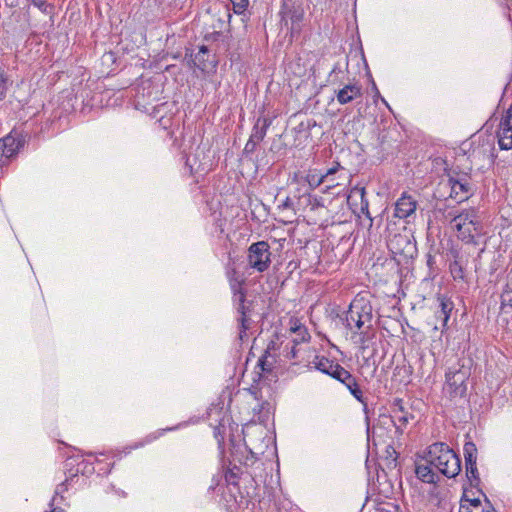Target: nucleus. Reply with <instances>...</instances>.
<instances>
[{
    "label": "nucleus",
    "mask_w": 512,
    "mask_h": 512,
    "mask_svg": "<svg viewBox=\"0 0 512 512\" xmlns=\"http://www.w3.org/2000/svg\"><path fill=\"white\" fill-rule=\"evenodd\" d=\"M426 461L448 478L457 476L461 471L459 457L443 442H437L429 446Z\"/></svg>",
    "instance_id": "1"
},
{
    "label": "nucleus",
    "mask_w": 512,
    "mask_h": 512,
    "mask_svg": "<svg viewBox=\"0 0 512 512\" xmlns=\"http://www.w3.org/2000/svg\"><path fill=\"white\" fill-rule=\"evenodd\" d=\"M450 224L458 232V237L466 242H473L475 236L482 233V223L474 209L452 216Z\"/></svg>",
    "instance_id": "2"
},
{
    "label": "nucleus",
    "mask_w": 512,
    "mask_h": 512,
    "mask_svg": "<svg viewBox=\"0 0 512 512\" xmlns=\"http://www.w3.org/2000/svg\"><path fill=\"white\" fill-rule=\"evenodd\" d=\"M346 327L354 334L367 336L372 324V307L370 304L353 302L345 316Z\"/></svg>",
    "instance_id": "3"
},
{
    "label": "nucleus",
    "mask_w": 512,
    "mask_h": 512,
    "mask_svg": "<svg viewBox=\"0 0 512 512\" xmlns=\"http://www.w3.org/2000/svg\"><path fill=\"white\" fill-rule=\"evenodd\" d=\"M248 267L262 273L271 264L270 246L266 241H258L251 244L247 252Z\"/></svg>",
    "instance_id": "4"
},
{
    "label": "nucleus",
    "mask_w": 512,
    "mask_h": 512,
    "mask_svg": "<svg viewBox=\"0 0 512 512\" xmlns=\"http://www.w3.org/2000/svg\"><path fill=\"white\" fill-rule=\"evenodd\" d=\"M391 419L396 433L402 435L408 424L415 421L416 416L411 405L405 403L403 399L396 398L391 405Z\"/></svg>",
    "instance_id": "5"
},
{
    "label": "nucleus",
    "mask_w": 512,
    "mask_h": 512,
    "mask_svg": "<svg viewBox=\"0 0 512 512\" xmlns=\"http://www.w3.org/2000/svg\"><path fill=\"white\" fill-rule=\"evenodd\" d=\"M470 376L468 367L464 364H457L448 369L445 374L446 385L450 388L451 392L455 395H463L466 391V381Z\"/></svg>",
    "instance_id": "6"
},
{
    "label": "nucleus",
    "mask_w": 512,
    "mask_h": 512,
    "mask_svg": "<svg viewBox=\"0 0 512 512\" xmlns=\"http://www.w3.org/2000/svg\"><path fill=\"white\" fill-rule=\"evenodd\" d=\"M281 13L285 25H288V21H290L291 33H299L304 19V9L301 4L293 0H284Z\"/></svg>",
    "instance_id": "7"
},
{
    "label": "nucleus",
    "mask_w": 512,
    "mask_h": 512,
    "mask_svg": "<svg viewBox=\"0 0 512 512\" xmlns=\"http://www.w3.org/2000/svg\"><path fill=\"white\" fill-rule=\"evenodd\" d=\"M365 188L364 187H353L347 197V203L350 209L355 214H363L370 220V225H372V217L369 212V202L365 197Z\"/></svg>",
    "instance_id": "8"
},
{
    "label": "nucleus",
    "mask_w": 512,
    "mask_h": 512,
    "mask_svg": "<svg viewBox=\"0 0 512 512\" xmlns=\"http://www.w3.org/2000/svg\"><path fill=\"white\" fill-rule=\"evenodd\" d=\"M497 137L500 149H512V105L505 111L500 120Z\"/></svg>",
    "instance_id": "9"
},
{
    "label": "nucleus",
    "mask_w": 512,
    "mask_h": 512,
    "mask_svg": "<svg viewBox=\"0 0 512 512\" xmlns=\"http://www.w3.org/2000/svg\"><path fill=\"white\" fill-rule=\"evenodd\" d=\"M335 379L345 385L353 397L366 407V399L364 398L363 392L355 376H353L348 370L342 367L340 372L337 373Z\"/></svg>",
    "instance_id": "10"
},
{
    "label": "nucleus",
    "mask_w": 512,
    "mask_h": 512,
    "mask_svg": "<svg viewBox=\"0 0 512 512\" xmlns=\"http://www.w3.org/2000/svg\"><path fill=\"white\" fill-rule=\"evenodd\" d=\"M465 458L466 475L471 483L479 481V474L476 466L477 448L473 442H466L463 447Z\"/></svg>",
    "instance_id": "11"
},
{
    "label": "nucleus",
    "mask_w": 512,
    "mask_h": 512,
    "mask_svg": "<svg viewBox=\"0 0 512 512\" xmlns=\"http://www.w3.org/2000/svg\"><path fill=\"white\" fill-rule=\"evenodd\" d=\"M448 185L450 187V197L458 202L467 199L471 195L472 186L466 176L459 179L450 177Z\"/></svg>",
    "instance_id": "12"
},
{
    "label": "nucleus",
    "mask_w": 512,
    "mask_h": 512,
    "mask_svg": "<svg viewBox=\"0 0 512 512\" xmlns=\"http://www.w3.org/2000/svg\"><path fill=\"white\" fill-rule=\"evenodd\" d=\"M389 248L395 254L412 256L415 250V245L408 239L407 236L397 234L390 239Z\"/></svg>",
    "instance_id": "13"
},
{
    "label": "nucleus",
    "mask_w": 512,
    "mask_h": 512,
    "mask_svg": "<svg viewBox=\"0 0 512 512\" xmlns=\"http://www.w3.org/2000/svg\"><path fill=\"white\" fill-rule=\"evenodd\" d=\"M23 146V139L12 134L0 139V154L9 159L13 157Z\"/></svg>",
    "instance_id": "14"
},
{
    "label": "nucleus",
    "mask_w": 512,
    "mask_h": 512,
    "mask_svg": "<svg viewBox=\"0 0 512 512\" xmlns=\"http://www.w3.org/2000/svg\"><path fill=\"white\" fill-rule=\"evenodd\" d=\"M194 65L201 71H207L216 66L215 56L212 55L208 48L202 45L192 59Z\"/></svg>",
    "instance_id": "15"
},
{
    "label": "nucleus",
    "mask_w": 512,
    "mask_h": 512,
    "mask_svg": "<svg viewBox=\"0 0 512 512\" xmlns=\"http://www.w3.org/2000/svg\"><path fill=\"white\" fill-rule=\"evenodd\" d=\"M416 206V201L404 193L395 204L394 215L398 218H407L415 212Z\"/></svg>",
    "instance_id": "16"
},
{
    "label": "nucleus",
    "mask_w": 512,
    "mask_h": 512,
    "mask_svg": "<svg viewBox=\"0 0 512 512\" xmlns=\"http://www.w3.org/2000/svg\"><path fill=\"white\" fill-rule=\"evenodd\" d=\"M453 258V261H451L449 264V270L452 278L455 281H465V272L468 260L458 252L453 253Z\"/></svg>",
    "instance_id": "17"
},
{
    "label": "nucleus",
    "mask_w": 512,
    "mask_h": 512,
    "mask_svg": "<svg viewBox=\"0 0 512 512\" xmlns=\"http://www.w3.org/2000/svg\"><path fill=\"white\" fill-rule=\"evenodd\" d=\"M361 87L357 84H348L345 85L342 89H340L337 94L336 98L337 101L341 104H347L352 102L353 100L361 97Z\"/></svg>",
    "instance_id": "18"
},
{
    "label": "nucleus",
    "mask_w": 512,
    "mask_h": 512,
    "mask_svg": "<svg viewBox=\"0 0 512 512\" xmlns=\"http://www.w3.org/2000/svg\"><path fill=\"white\" fill-rule=\"evenodd\" d=\"M415 473L417 478L424 483L435 485L440 480L438 473L433 470V465L427 461L424 464H417Z\"/></svg>",
    "instance_id": "19"
},
{
    "label": "nucleus",
    "mask_w": 512,
    "mask_h": 512,
    "mask_svg": "<svg viewBox=\"0 0 512 512\" xmlns=\"http://www.w3.org/2000/svg\"><path fill=\"white\" fill-rule=\"evenodd\" d=\"M313 363L317 370L331 376L334 379L336 378L337 373H339L342 368L340 364L335 363L334 361L329 360L326 357H316Z\"/></svg>",
    "instance_id": "20"
},
{
    "label": "nucleus",
    "mask_w": 512,
    "mask_h": 512,
    "mask_svg": "<svg viewBox=\"0 0 512 512\" xmlns=\"http://www.w3.org/2000/svg\"><path fill=\"white\" fill-rule=\"evenodd\" d=\"M270 125L271 120L269 118H258L252 129L250 138L260 143L265 138Z\"/></svg>",
    "instance_id": "21"
},
{
    "label": "nucleus",
    "mask_w": 512,
    "mask_h": 512,
    "mask_svg": "<svg viewBox=\"0 0 512 512\" xmlns=\"http://www.w3.org/2000/svg\"><path fill=\"white\" fill-rule=\"evenodd\" d=\"M290 331L295 334V337L292 340L295 344H300L310 339V334L308 333L307 328L297 319L291 320Z\"/></svg>",
    "instance_id": "22"
},
{
    "label": "nucleus",
    "mask_w": 512,
    "mask_h": 512,
    "mask_svg": "<svg viewBox=\"0 0 512 512\" xmlns=\"http://www.w3.org/2000/svg\"><path fill=\"white\" fill-rule=\"evenodd\" d=\"M236 310L240 314V337L242 338V333H245V331L249 328L250 325L249 313L251 309L250 305H247L245 302L243 304H239L238 306H236Z\"/></svg>",
    "instance_id": "23"
},
{
    "label": "nucleus",
    "mask_w": 512,
    "mask_h": 512,
    "mask_svg": "<svg viewBox=\"0 0 512 512\" xmlns=\"http://www.w3.org/2000/svg\"><path fill=\"white\" fill-rule=\"evenodd\" d=\"M509 306L512 308V270L509 273V280L501 294V307Z\"/></svg>",
    "instance_id": "24"
},
{
    "label": "nucleus",
    "mask_w": 512,
    "mask_h": 512,
    "mask_svg": "<svg viewBox=\"0 0 512 512\" xmlns=\"http://www.w3.org/2000/svg\"><path fill=\"white\" fill-rule=\"evenodd\" d=\"M451 311H452V303L444 298H441L440 299V310L437 312V317L442 319L443 326H446V324L450 318Z\"/></svg>",
    "instance_id": "25"
},
{
    "label": "nucleus",
    "mask_w": 512,
    "mask_h": 512,
    "mask_svg": "<svg viewBox=\"0 0 512 512\" xmlns=\"http://www.w3.org/2000/svg\"><path fill=\"white\" fill-rule=\"evenodd\" d=\"M462 505L467 508L466 512H481L483 511L481 509V501L479 498H468L466 495H464L460 501V507Z\"/></svg>",
    "instance_id": "26"
},
{
    "label": "nucleus",
    "mask_w": 512,
    "mask_h": 512,
    "mask_svg": "<svg viewBox=\"0 0 512 512\" xmlns=\"http://www.w3.org/2000/svg\"><path fill=\"white\" fill-rule=\"evenodd\" d=\"M340 169V164L336 163L333 167L329 168L324 174H321L318 178V180L315 183V186H320L322 183H324L327 179H329L330 176L337 173Z\"/></svg>",
    "instance_id": "27"
},
{
    "label": "nucleus",
    "mask_w": 512,
    "mask_h": 512,
    "mask_svg": "<svg viewBox=\"0 0 512 512\" xmlns=\"http://www.w3.org/2000/svg\"><path fill=\"white\" fill-rule=\"evenodd\" d=\"M238 471H239V469L237 467H234V469H229L225 473V480L228 484L235 485V486L238 484V479H239Z\"/></svg>",
    "instance_id": "28"
},
{
    "label": "nucleus",
    "mask_w": 512,
    "mask_h": 512,
    "mask_svg": "<svg viewBox=\"0 0 512 512\" xmlns=\"http://www.w3.org/2000/svg\"><path fill=\"white\" fill-rule=\"evenodd\" d=\"M233 4L234 12L237 14L242 13L248 6L249 0H230Z\"/></svg>",
    "instance_id": "29"
},
{
    "label": "nucleus",
    "mask_w": 512,
    "mask_h": 512,
    "mask_svg": "<svg viewBox=\"0 0 512 512\" xmlns=\"http://www.w3.org/2000/svg\"><path fill=\"white\" fill-rule=\"evenodd\" d=\"M7 77L5 76L4 70L0 67V100L5 97L7 90Z\"/></svg>",
    "instance_id": "30"
},
{
    "label": "nucleus",
    "mask_w": 512,
    "mask_h": 512,
    "mask_svg": "<svg viewBox=\"0 0 512 512\" xmlns=\"http://www.w3.org/2000/svg\"><path fill=\"white\" fill-rule=\"evenodd\" d=\"M32 4L45 14L50 13L52 10V6H50L45 0H32Z\"/></svg>",
    "instance_id": "31"
},
{
    "label": "nucleus",
    "mask_w": 512,
    "mask_h": 512,
    "mask_svg": "<svg viewBox=\"0 0 512 512\" xmlns=\"http://www.w3.org/2000/svg\"><path fill=\"white\" fill-rule=\"evenodd\" d=\"M229 284H230V288L233 292V295L244 291V289L242 287L244 284V281L232 280Z\"/></svg>",
    "instance_id": "32"
},
{
    "label": "nucleus",
    "mask_w": 512,
    "mask_h": 512,
    "mask_svg": "<svg viewBox=\"0 0 512 512\" xmlns=\"http://www.w3.org/2000/svg\"><path fill=\"white\" fill-rule=\"evenodd\" d=\"M259 143L254 141L253 139L249 138V140L247 141L245 147H244V152L249 154V153H253L257 147Z\"/></svg>",
    "instance_id": "33"
},
{
    "label": "nucleus",
    "mask_w": 512,
    "mask_h": 512,
    "mask_svg": "<svg viewBox=\"0 0 512 512\" xmlns=\"http://www.w3.org/2000/svg\"><path fill=\"white\" fill-rule=\"evenodd\" d=\"M227 277H228L229 283H230L232 280H236V281H244V279L239 275V273L236 271V269H235V268H232V269H230V270L227 272Z\"/></svg>",
    "instance_id": "34"
},
{
    "label": "nucleus",
    "mask_w": 512,
    "mask_h": 512,
    "mask_svg": "<svg viewBox=\"0 0 512 512\" xmlns=\"http://www.w3.org/2000/svg\"><path fill=\"white\" fill-rule=\"evenodd\" d=\"M233 301L236 306H238L239 304L245 303L246 302L245 291L233 295Z\"/></svg>",
    "instance_id": "35"
},
{
    "label": "nucleus",
    "mask_w": 512,
    "mask_h": 512,
    "mask_svg": "<svg viewBox=\"0 0 512 512\" xmlns=\"http://www.w3.org/2000/svg\"><path fill=\"white\" fill-rule=\"evenodd\" d=\"M259 365L261 366L263 371L271 370V365H268L267 363V355H264L259 359Z\"/></svg>",
    "instance_id": "36"
},
{
    "label": "nucleus",
    "mask_w": 512,
    "mask_h": 512,
    "mask_svg": "<svg viewBox=\"0 0 512 512\" xmlns=\"http://www.w3.org/2000/svg\"><path fill=\"white\" fill-rule=\"evenodd\" d=\"M297 345H298V344L293 343V345H292V347H291L290 351H289V352H287V356H288V357L293 358V359H294V358H297V354H298V350H297V348H296V347H297Z\"/></svg>",
    "instance_id": "37"
},
{
    "label": "nucleus",
    "mask_w": 512,
    "mask_h": 512,
    "mask_svg": "<svg viewBox=\"0 0 512 512\" xmlns=\"http://www.w3.org/2000/svg\"><path fill=\"white\" fill-rule=\"evenodd\" d=\"M66 489H67V487H66V484H65V483H61V484H59V485L56 487V490H55V496L62 494L63 492H65V491H66Z\"/></svg>",
    "instance_id": "38"
},
{
    "label": "nucleus",
    "mask_w": 512,
    "mask_h": 512,
    "mask_svg": "<svg viewBox=\"0 0 512 512\" xmlns=\"http://www.w3.org/2000/svg\"><path fill=\"white\" fill-rule=\"evenodd\" d=\"M308 178H309L308 182H309L310 186L316 187L315 183H316V181L318 180L319 177H317L315 175H309Z\"/></svg>",
    "instance_id": "39"
},
{
    "label": "nucleus",
    "mask_w": 512,
    "mask_h": 512,
    "mask_svg": "<svg viewBox=\"0 0 512 512\" xmlns=\"http://www.w3.org/2000/svg\"><path fill=\"white\" fill-rule=\"evenodd\" d=\"M433 263H434V257L431 255H428V259H427L428 266H432Z\"/></svg>",
    "instance_id": "40"
},
{
    "label": "nucleus",
    "mask_w": 512,
    "mask_h": 512,
    "mask_svg": "<svg viewBox=\"0 0 512 512\" xmlns=\"http://www.w3.org/2000/svg\"><path fill=\"white\" fill-rule=\"evenodd\" d=\"M225 11H226V15H227V17H228V20H230V19H231V17H232V15H231V13H230V11H229V8H228V7H226V8H225Z\"/></svg>",
    "instance_id": "41"
},
{
    "label": "nucleus",
    "mask_w": 512,
    "mask_h": 512,
    "mask_svg": "<svg viewBox=\"0 0 512 512\" xmlns=\"http://www.w3.org/2000/svg\"><path fill=\"white\" fill-rule=\"evenodd\" d=\"M10 6H17L18 3L16 0H10V3H9Z\"/></svg>",
    "instance_id": "42"
},
{
    "label": "nucleus",
    "mask_w": 512,
    "mask_h": 512,
    "mask_svg": "<svg viewBox=\"0 0 512 512\" xmlns=\"http://www.w3.org/2000/svg\"><path fill=\"white\" fill-rule=\"evenodd\" d=\"M289 198L286 199L285 203H284V206L288 207L289 206Z\"/></svg>",
    "instance_id": "43"
},
{
    "label": "nucleus",
    "mask_w": 512,
    "mask_h": 512,
    "mask_svg": "<svg viewBox=\"0 0 512 512\" xmlns=\"http://www.w3.org/2000/svg\"><path fill=\"white\" fill-rule=\"evenodd\" d=\"M51 512H64L62 509H53Z\"/></svg>",
    "instance_id": "44"
}]
</instances>
